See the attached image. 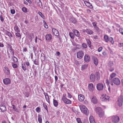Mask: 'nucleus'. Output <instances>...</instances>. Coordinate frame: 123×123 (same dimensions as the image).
Returning a JSON list of instances; mask_svg holds the SVG:
<instances>
[{
    "label": "nucleus",
    "mask_w": 123,
    "mask_h": 123,
    "mask_svg": "<svg viewBox=\"0 0 123 123\" xmlns=\"http://www.w3.org/2000/svg\"><path fill=\"white\" fill-rule=\"evenodd\" d=\"M80 107L81 112L83 113L86 115L89 114L88 110L85 106L83 105H81Z\"/></svg>",
    "instance_id": "obj_1"
},
{
    "label": "nucleus",
    "mask_w": 123,
    "mask_h": 123,
    "mask_svg": "<svg viewBox=\"0 0 123 123\" xmlns=\"http://www.w3.org/2000/svg\"><path fill=\"white\" fill-rule=\"evenodd\" d=\"M120 120L119 117L117 115L113 116L112 117L111 120L113 123H118L119 122Z\"/></svg>",
    "instance_id": "obj_2"
},
{
    "label": "nucleus",
    "mask_w": 123,
    "mask_h": 123,
    "mask_svg": "<svg viewBox=\"0 0 123 123\" xmlns=\"http://www.w3.org/2000/svg\"><path fill=\"white\" fill-rule=\"evenodd\" d=\"M123 102V96L121 95L118 97V105L119 106H121Z\"/></svg>",
    "instance_id": "obj_3"
},
{
    "label": "nucleus",
    "mask_w": 123,
    "mask_h": 123,
    "mask_svg": "<svg viewBox=\"0 0 123 123\" xmlns=\"http://www.w3.org/2000/svg\"><path fill=\"white\" fill-rule=\"evenodd\" d=\"M113 82L116 85H119L121 82L119 79L117 78H114L113 80Z\"/></svg>",
    "instance_id": "obj_4"
},
{
    "label": "nucleus",
    "mask_w": 123,
    "mask_h": 123,
    "mask_svg": "<svg viewBox=\"0 0 123 123\" xmlns=\"http://www.w3.org/2000/svg\"><path fill=\"white\" fill-rule=\"evenodd\" d=\"M62 100L66 104H71V100L67 99L65 97L64 95H63V97L62 98Z\"/></svg>",
    "instance_id": "obj_5"
},
{
    "label": "nucleus",
    "mask_w": 123,
    "mask_h": 123,
    "mask_svg": "<svg viewBox=\"0 0 123 123\" xmlns=\"http://www.w3.org/2000/svg\"><path fill=\"white\" fill-rule=\"evenodd\" d=\"M96 87L98 91L102 90L104 88V85L102 83H99L97 85Z\"/></svg>",
    "instance_id": "obj_6"
},
{
    "label": "nucleus",
    "mask_w": 123,
    "mask_h": 123,
    "mask_svg": "<svg viewBox=\"0 0 123 123\" xmlns=\"http://www.w3.org/2000/svg\"><path fill=\"white\" fill-rule=\"evenodd\" d=\"M4 73L6 75H9L10 74V71L8 68L6 66L4 67L3 69Z\"/></svg>",
    "instance_id": "obj_7"
},
{
    "label": "nucleus",
    "mask_w": 123,
    "mask_h": 123,
    "mask_svg": "<svg viewBox=\"0 0 123 123\" xmlns=\"http://www.w3.org/2000/svg\"><path fill=\"white\" fill-rule=\"evenodd\" d=\"M83 52L81 51H79L77 54V57L79 59H81L83 57Z\"/></svg>",
    "instance_id": "obj_8"
},
{
    "label": "nucleus",
    "mask_w": 123,
    "mask_h": 123,
    "mask_svg": "<svg viewBox=\"0 0 123 123\" xmlns=\"http://www.w3.org/2000/svg\"><path fill=\"white\" fill-rule=\"evenodd\" d=\"M3 82L4 84L7 85L11 83V80L9 78H6L3 80Z\"/></svg>",
    "instance_id": "obj_9"
},
{
    "label": "nucleus",
    "mask_w": 123,
    "mask_h": 123,
    "mask_svg": "<svg viewBox=\"0 0 123 123\" xmlns=\"http://www.w3.org/2000/svg\"><path fill=\"white\" fill-rule=\"evenodd\" d=\"M84 60L86 62H89L90 60V57L88 55H85L84 56Z\"/></svg>",
    "instance_id": "obj_10"
},
{
    "label": "nucleus",
    "mask_w": 123,
    "mask_h": 123,
    "mask_svg": "<svg viewBox=\"0 0 123 123\" xmlns=\"http://www.w3.org/2000/svg\"><path fill=\"white\" fill-rule=\"evenodd\" d=\"M88 88L90 92H92L94 90L93 85L92 83H90L88 85Z\"/></svg>",
    "instance_id": "obj_11"
},
{
    "label": "nucleus",
    "mask_w": 123,
    "mask_h": 123,
    "mask_svg": "<svg viewBox=\"0 0 123 123\" xmlns=\"http://www.w3.org/2000/svg\"><path fill=\"white\" fill-rule=\"evenodd\" d=\"M70 21L74 24L76 23L77 22V20L75 18L73 17H71L69 19Z\"/></svg>",
    "instance_id": "obj_12"
},
{
    "label": "nucleus",
    "mask_w": 123,
    "mask_h": 123,
    "mask_svg": "<svg viewBox=\"0 0 123 123\" xmlns=\"http://www.w3.org/2000/svg\"><path fill=\"white\" fill-rule=\"evenodd\" d=\"M0 109L2 112H4L6 110V106L2 104L0 105Z\"/></svg>",
    "instance_id": "obj_13"
},
{
    "label": "nucleus",
    "mask_w": 123,
    "mask_h": 123,
    "mask_svg": "<svg viewBox=\"0 0 123 123\" xmlns=\"http://www.w3.org/2000/svg\"><path fill=\"white\" fill-rule=\"evenodd\" d=\"M52 31L54 35L56 36H58L59 33L58 31L56 29L53 28L52 29Z\"/></svg>",
    "instance_id": "obj_14"
},
{
    "label": "nucleus",
    "mask_w": 123,
    "mask_h": 123,
    "mask_svg": "<svg viewBox=\"0 0 123 123\" xmlns=\"http://www.w3.org/2000/svg\"><path fill=\"white\" fill-rule=\"evenodd\" d=\"M110 97L108 96L105 97H103L101 98V100L103 101L107 102L109 101Z\"/></svg>",
    "instance_id": "obj_15"
},
{
    "label": "nucleus",
    "mask_w": 123,
    "mask_h": 123,
    "mask_svg": "<svg viewBox=\"0 0 123 123\" xmlns=\"http://www.w3.org/2000/svg\"><path fill=\"white\" fill-rule=\"evenodd\" d=\"M92 102L94 104L97 103L98 100L95 97L93 96L91 99Z\"/></svg>",
    "instance_id": "obj_16"
},
{
    "label": "nucleus",
    "mask_w": 123,
    "mask_h": 123,
    "mask_svg": "<svg viewBox=\"0 0 123 123\" xmlns=\"http://www.w3.org/2000/svg\"><path fill=\"white\" fill-rule=\"evenodd\" d=\"M90 78L92 82L94 81H95V75L94 74H91L90 75Z\"/></svg>",
    "instance_id": "obj_17"
},
{
    "label": "nucleus",
    "mask_w": 123,
    "mask_h": 123,
    "mask_svg": "<svg viewBox=\"0 0 123 123\" xmlns=\"http://www.w3.org/2000/svg\"><path fill=\"white\" fill-rule=\"evenodd\" d=\"M73 32L76 36L77 37H79L80 36V33L78 30H73Z\"/></svg>",
    "instance_id": "obj_18"
},
{
    "label": "nucleus",
    "mask_w": 123,
    "mask_h": 123,
    "mask_svg": "<svg viewBox=\"0 0 123 123\" xmlns=\"http://www.w3.org/2000/svg\"><path fill=\"white\" fill-rule=\"evenodd\" d=\"M84 98V97L83 95L80 94L78 95L79 100L80 101H83Z\"/></svg>",
    "instance_id": "obj_19"
},
{
    "label": "nucleus",
    "mask_w": 123,
    "mask_h": 123,
    "mask_svg": "<svg viewBox=\"0 0 123 123\" xmlns=\"http://www.w3.org/2000/svg\"><path fill=\"white\" fill-rule=\"evenodd\" d=\"M45 38L46 40L49 41L52 39V36L50 34L46 35L45 36Z\"/></svg>",
    "instance_id": "obj_20"
},
{
    "label": "nucleus",
    "mask_w": 123,
    "mask_h": 123,
    "mask_svg": "<svg viewBox=\"0 0 123 123\" xmlns=\"http://www.w3.org/2000/svg\"><path fill=\"white\" fill-rule=\"evenodd\" d=\"M36 4H37L41 8L42 6V3L40 0H36Z\"/></svg>",
    "instance_id": "obj_21"
},
{
    "label": "nucleus",
    "mask_w": 123,
    "mask_h": 123,
    "mask_svg": "<svg viewBox=\"0 0 123 123\" xmlns=\"http://www.w3.org/2000/svg\"><path fill=\"white\" fill-rule=\"evenodd\" d=\"M84 3L87 6L90 7V8H91V7L92 8V4L89 2L87 1H84Z\"/></svg>",
    "instance_id": "obj_22"
},
{
    "label": "nucleus",
    "mask_w": 123,
    "mask_h": 123,
    "mask_svg": "<svg viewBox=\"0 0 123 123\" xmlns=\"http://www.w3.org/2000/svg\"><path fill=\"white\" fill-rule=\"evenodd\" d=\"M102 111L103 110L102 109L99 107H97L95 109V111L97 114Z\"/></svg>",
    "instance_id": "obj_23"
},
{
    "label": "nucleus",
    "mask_w": 123,
    "mask_h": 123,
    "mask_svg": "<svg viewBox=\"0 0 123 123\" xmlns=\"http://www.w3.org/2000/svg\"><path fill=\"white\" fill-rule=\"evenodd\" d=\"M98 116L100 117H102L104 115V112L103 111L98 114Z\"/></svg>",
    "instance_id": "obj_24"
},
{
    "label": "nucleus",
    "mask_w": 123,
    "mask_h": 123,
    "mask_svg": "<svg viewBox=\"0 0 123 123\" xmlns=\"http://www.w3.org/2000/svg\"><path fill=\"white\" fill-rule=\"evenodd\" d=\"M86 33L87 34L90 35L93 34V31L89 29H86Z\"/></svg>",
    "instance_id": "obj_25"
},
{
    "label": "nucleus",
    "mask_w": 123,
    "mask_h": 123,
    "mask_svg": "<svg viewBox=\"0 0 123 123\" xmlns=\"http://www.w3.org/2000/svg\"><path fill=\"white\" fill-rule=\"evenodd\" d=\"M44 94L45 96V98L46 100V101L49 103V96H48L47 93L44 92Z\"/></svg>",
    "instance_id": "obj_26"
},
{
    "label": "nucleus",
    "mask_w": 123,
    "mask_h": 123,
    "mask_svg": "<svg viewBox=\"0 0 123 123\" xmlns=\"http://www.w3.org/2000/svg\"><path fill=\"white\" fill-rule=\"evenodd\" d=\"M14 29L15 31L17 32H20V30L19 28L17 25H15L14 27Z\"/></svg>",
    "instance_id": "obj_27"
},
{
    "label": "nucleus",
    "mask_w": 123,
    "mask_h": 123,
    "mask_svg": "<svg viewBox=\"0 0 123 123\" xmlns=\"http://www.w3.org/2000/svg\"><path fill=\"white\" fill-rule=\"evenodd\" d=\"M116 74L115 73H112L110 75V77L109 78V79L110 80H112V79L114 77L116 76Z\"/></svg>",
    "instance_id": "obj_28"
},
{
    "label": "nucleus",
    "mask_w": 123,
    "mask_h": 123,
    "mask_svg": "<svg viewBox=\"0 0 123 123\" xmlns=\"http://www.w3.org/2000/svg\"><path fill=\"white\" fill-rule=\"evenodd\" d=\"M95 74L96 76V78L97 80H99L100 78V74L99 72H97L95 73Z\"/></svg>",
    "instance_id": "obj_29"
},
{
    "label": "nucleus",
    "mask_w": 123,
    "mask_h": 123,
    "mask_svg": "<svg viewBox=\"0 0 123 123\" xmlns=\"http://www.w3.org/2000/svg\"><path fill=\"white\" fill-rule=\"evenodd\" d=\"M113 62L112 61H110L108 63V66L110 67H111L113 65Z\"/></svg>",
    "instance_id": "obj_30"
},
{
    "label": "nucleus",
    "mask_w": 123,
    "mask_h": 123,
    "mask_svg": "<svg viewBox=\"0 0 123 123\" xmlns=\"http://www.w3.org/2000/svg\"><path fill=\"white\" fill-rule=\"evenodd\" d=\"M93 62L96 65H97L98 64V60L96 57H94L93 59Z\"/></svg>",
    "instance_id": "obj_31"
},
{
    "label": "nucleus",
    "mask_w": 123,
    "mask_h": 123,
    "mask_svg": "<svg viewBox=\"0 0 123 123\" xmlns=\"http://www.w3.org/2000/svg\"><path fill=\"white\" fill-rule=\"evenodd\" d=\"M53 104L54 105L55 107H57L58 105L57 101L54 99H53Z\"/></svg>",
    "instance_id": "obj_32"
},
{
    "label": "nucleus",
    "mask_w": 123,
    "mask_h": 123,
    "mask_svg": "<svg viewBox=\"0 0 123 123\" xmlns=\"http://www.w3.org/2000/svg\"><path fill=\"white\" fill-rule=\"evenodd\" d=\"M87 65L86 64H85L82 66L81 70H82L87 68Z\"/></svg>",
    "instance_id": "obj_33"
},
{
    "label": "nucleus",
    "mask_w": 123,
    "mask_h": 123,
    "mask_svg": "<svg viewBox=\"0 0 123 123\" xmlns=\"http://www.w3.org/2000/svg\"><path fill=\"white\" fill-rule=\"evenodd\" d=\"M86 41L87 43V44L89 47L90 48L91 46V42L90 40L88 39H86Z\"/></svg>",
    "instance_id": "obj_34"
},
{
    "label": "nucleus",
    "mask_w": 123,
    "mask_h": 123,
    "mask_svg": "<svg viewBox=\"0 0 123 123\" xmlns=\"http://www.w3.org/2000/svg\"><path fill=\"white\" fill-rule=\"evenodd\" d=\"M104 37L105 42L107 43L108 42L109 38L108 36L107 35H105L104 36Z\"/></svg>",
    "instance_id": "obj_35"
},
{
    "label": "nucleus",
    "mask_w": 123,
    "mask_h": 123,
    "mask_svg": "<svg viewBox=\"0 0 123 123\" xmlns=\"http://www.w3.org/2000/svg\"><path fill=\"white\" fill-rule=\"evenodd\" d=\"M6 35H7L10 38L12 37V35L11 33L7 31H6Z\"/></svg>",
    "instance_id": "obj_36"
},
{
    "label": "nucleus",
    "mask_w": 123,
    "mask_h": 123,
    "mask_svg": "<svg viewBox=\"0 0 123 123\" xmlns=\"http://www.w3.org/2000/svg\"><path fill=\"white\" fill-rule=\"evenodd\" d=\"M110 41L112 44H113L114 42L113 41V39L112 37H110L109 38L108 40V42Z\"/></svg>",
    "instance_id": "obj_37"
},
{
    "label": "nucleus",
    "mask_w": 123,
    "mask_h": 123,
    "mask_svg": "<svg viewBox=\"0 0 123 123\" xmlns=\"http://www.w3.org/2000/svg\"><path fill=\"white\" fill-rule=\"evenodd\" d=\"M94 30H95V31L96 32H99L100 31V29L97 26L94 28Z\"/></svg>",
    "instance_id": "obj_38"
},
{
    "label": "nucleus",
    "mask_w": 123,
    "mask_h": 123,
    "mask_svg": "<svg viewBox=\"0 0 123 123\" xmlns=\"http://www.w3.org/2000/svg\"><path fill=\"white\" fill-rule=\"evenodd\" d=\"M69 35L70 37L72 39H74V35L73 33L70 32Z\"/></svg>",
    "instance_id": "obj_39"
},
{
    "label": "nucleus",
    "mask_w": 123,
    "mask_h": 123,
    "mask_svg": "<svg viewBox=\"0 0 123 123\" xmlns=\"http://www.w3.org/2000/svg\"><path fill=\"white\" fill-rule=\"evenodd\" d=\"M38 120L39 123H42V119L41 116L38 115Z\"/></svg>",
    "instance_id": "obj_40"
},
{
    "label": "nucleus",
    "mask_w": 123,
    "mask_h": 123,
    "mask_svg": "<svg viewBox=\"0 0 123 123\" xmlns=\"http://www.w3.org/2000/svg\"><path fill=\"white\" fill-rule=\"evenodd\" d=\"M38 13L39 15H40L41 17L43 19H44L45 18V17L44 16L43 14L42 13L40 12H39Z\"/></svg>",
    "instance_id": "obj_41"
},
{
    "label": "nucleus",
    "mask_w": 123,
    "mask_h": 123,
    "mask_svg": "<svg viewBox=\"0 0 123 123\" xmlns=\"http://www.w3.org/2000/svg\"><path fill=\"white\" fill-rule=\"evenodd\" d=\"M22 67L23 69L25 71L26 70V67L25 64L24 63V64H22Z\"/></svg>",
    "instance_id": "obj_42"
},
{
    "label": "nucleus",
    "mask_w": 123,
    "mask_h": 123,
    "mask_svg": "<svg viewBox=\"0 0 123 123\" xmlns=\"http://www.w3.org/2000/svg\"><path fill=\"white\" fill-rule=\"evenodd\" d=\"M43 22L44 24V27L45 28L47 29L48 28V27L46 22L44 20H43Z\"/></svg>",
    "instance_id": "obj_43"
},
{
    "label": "nucleus",
    "mask_w": 123,
    "mask_h": 123,
    "mask_svg": "<svg viewBox=\"0 0 123 123\" xmlns=\"http://www.w3.org/2000/svg\"><path fill=\"white\" fill-rule=\"evenodd\" d=\"M89 119L90 123L94 121L93 117L92 116H90L89 117Z\"/></svg>",
    "instance_id": "obj_44"
},
{
    "label": "nucleus",
    "mask_w": 123,
    "mask_h": 123,
    "mask_svg": "<svg viewBox=\"0 0 123 123\" xmlns=\"http://www.w3.org/2000/svg\"><path fill=\"white\" fill-rule=\"evenodd\" d=\"M43 106L45 109L47 110V112H48L47 106V105L44 103L43 104Z\"/></svg>",
    "instance_id": "obj_45"
},
{
    "label": "nucleus",
    "mask_w": 123,
    "mask_h": 123,
    "mask_svg": "<svg viewBox=\"0 0 123 123\" xmlns=\"http://www.w3.org/2000/svg\"><path fill=\"white\" fill-rule=\"evenodd\" d=\"M22 11L24 12H27V9L25 7H23L22 9Z\"/></svg>",
    "instance_id": "obj_46"
},
{
    "label": "nucleus",
    "mask_w": 123,
    "mask_h": 123,
    "mask_svg": "<svg viewBox=\"0 0 123 123\" xmlns=\"http://www.w3.org/2000/svg\"><path fill=\"white\" fill-rule=\"evenodd\" d=\"M10 51L12 55H14V52L13 49H10Z\"/></svg>",
    "instance_id": "obj_47"
},
{
    "label": "nucleus",
    "mask_w": 123,
    "mask_h": 123,
    "mask_svg": "<svg viewBox=\"0 0 123 123\" xmlns=\"http://www.w3.org/2000/svg\"><path fill=\"white\" fill-rule=\"evenodd\" d=\"M76 121L78 123H82L81 121V120L80 118H76Z\"/></svg>",
    "instance_id": "obj_48"
},
{
    "label": "nucleus",
    "mask_w": 123,
    "mask_h": 123,
    "mask_svg": "<svg viewBox=\"0 0 123 123\" xmlns=\"http://www.w3.org/2000/svg\"><path fill=\"white\" fill-rule=\"evenodd\" d=\"M82 46L84 48H86L87 47L86 44L85 43H83L82 44Z\"/></svg>",
    "instance_id": "obj_49"
},
{
    "label": "nucleus",
    "mask_w": 123,
    "mask_h": 123,
    "mask_svg": "<svg viewBox=\"0 0 123 123\" xmlns=\"http://www.w3.org/2000/svg\"><path fill=\"white\" fill-rule=\"evenodd\" d=\"M12 66L13 68H16L17 67V65L16 64L12 63Z\"/></svg>",
    "instance_id": "obj_50"
},
{
    "label": "nucleus",
    "mask_w": 123,
    "mask_h": 123,
    "mask_svg": "<svg viewBox=\"0 0 123 123\" xmlns=\"http://www.w3.org/2000/svg\"><path fill=\"white\" fill-rule=\"evenodd\" d=\"M92 23L94 26V28L97 26V22H92Z\"/></svg>",
    "instance_id": "obj_51"
},
{
    "label": "nucleus",
    "mask_w": 123,
    "mask_h": 123,
    "mask_svg": "<svg viewBox=\"0 0 123 123\" xmlns=\"http://www.w3.org/2000/svg\"><path fill=\"white\" fill-rule=\"evenodd\" d=\"M40 108L39 107H38L36 108V111L37 112H39L40 111Z\"/></svg>",
    "instance_id": "obj_52"
},
{
    "label": "nucleus",
    "mask_w": 123,
    "mask_h": 123,
    "mask_svg": "<svg viewBox=\"0 0 123 123\" xmlns=\"http://www.w3.org/2000/svg\"><path fill=\"white\" fill-rule=\"evenodd\" d=\"M14 59H13V62L14 63H16L17 62L18 60L16 57H14Z\"/></svg>",
    "instance_id": "obj_53"
},
{
    "label": "nucleus",
    "mask_w": 123,
    "mask_h": 123,
    "mask_svg": "<svg viewBox=\"0 0 123 123\" xmlns=\"http://www.w3.org/2000/svg\"><path fill=\"white\" fill-rule=\"evenodd\" d=\"M15 35L16 36L18 37H21V35L19 33H18V32L16 33L15 34Z\"/></svg>",
    "instance_id": "obj_54"
},
{
    "label": "nucleus",
    "mask_w": 123,
    "mask_h": 123,
    "mask_svg": "<svg viewBox=\"0 0 123 123\" xmlns=\"http://www.w3.org/2000/svg\"><path fill=\"white\" fill-rule=\"evenodd\" d=\"M120 32L123 35V29L120 28L119 29Z\"/></svg>",
    "instance_id": "obj_55"
},
{
    "label": "nucleus",
    "mask_w": 123,
    "mask_h": 123,
    "mask_svg": "<svg viewBox=\"0 0 123 123\" xmlns=\"http://www.w3.org/2000/svg\"><path fill=\"white\" fill-rule=\"evenodd\" d=\"M11 12L12 14H14L15 13V11L14 9H11Z\"/></svg>",
    "instance_id": "obj_56"
},
{
    "label": "nucleus",
    "mask_w": 123,
    "mask_h": 123,
    "mask_svg": "<svg viewBox=\"0 0 123 123\" xmlns=\"http://www.w3.org/2000/svg\"><path fill=\"white\" fill-rule=\"evenodd\" d=\"M34 64L36 65H38V61H37L36 59H35L34 62Z\"/></svg>",
    "instance_id": "obj_57"
},
{
    "label": "nucleus",
    "mask_w": 123,
    "mask_h": 123,
    "mask_svg": "<svg viewBox=\"0 0 123 123\" xmlns=\"http://www.w3.org/2000/svg\"><path fill=\"white\" fill-rule=\"evenodd\" d=\"M24 63L25 64V65H26L27 66H29L30 65V64L29 62L26 61L24 62Z\"/></svg>",
    "instance_id": "obj_58"
},
{
    "label": "nucleus",
    "mask_w": 123,
    "mask_h": 123,
    "mask_svg": "<svg viewBox=\"0 0 123 123\" xmlns=\"http://www.w3.org/2000/svg\"><path fill=\"white\" fill-rule=\"evenodd\" d=\"M68 97L69 98H72V96L71 94L69 93H68Z\"/></svg>",
    "instance_id": "obj_59"
},
{
    "label": "nucleus",
    "mask_w": 123,
    "mask_h": 123,
    "mask_svg": "<svg viewBox=\"0 0 123 123\" xmlns=\"http://www.w3.org/2000/svg\"><path fill=\"white\" fill-rule=\"evenodd\" d=\"M118 46L120 47H123V43H120L118 44Z\"/></svg>",
    "instance_id": "obj_60"
},
{
    "label": "nucleus",
    "mask_w": 123,
    "mask_h": 123,
    "mask_svg": "<svg viewBox=\"0 0 123 123\" xmlns=\"http://www.w3.org/2000/svg\"><path fill=\"white\" fill-rule=\"evenodd\" d=\"M110 68L109 69V70L111 72H112L114 70V68H111L110 67Z\"/></svg>",
    "instance_id": "obj_61"
},
{
    "label": "nucleus",
    "mask_w": 123,
    "mask_h": 123,
    "mask_svg": "<svg viewBox=\"0 0 123 123\" xmlns=\"http://www.w3.org/2000/svg\"><path fill=\"white\" fill-rule=\"evenodd\" d=\"M106 83L107 82L108 84H110L112 85H113V83H112V82H109L107 80H106Z\"/></svg>",
    "instance_id": "obj_62"
},
{
    "label": "nucleus",
    "mask_w": 123,
    "mask_h": 123,
    "mask_svg": "<svg viewBox=\"0 0 123 123\" xmlns=\"http://www.w3.org/2000/svg\"><path fill=\"white\" fill-rule=\"evenodd\" d=\"M12 106L13 109L14 110V111H16L17 110V108H16L15 106L14 105H12Z\"/></svg>",
    "instance_id": "obj_63"
},
{
    "label": "nucleus",
    "mask_w": 123,
    "mask_h": 123,
    "mask_svg": "<svg viewBox=\"0 0 123 123\" xmlns=\"http://www.w3.org/2000/svg\"><path fill=\"white\" fill-rule=\"evenodd\" d=\"M103 48L102 47H99L98 49V51L99 52H100L101 51L102 49Z\"/></svg>",
    "instance_id": "obj_64"
}]
</instances>
